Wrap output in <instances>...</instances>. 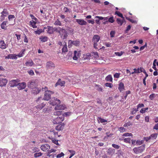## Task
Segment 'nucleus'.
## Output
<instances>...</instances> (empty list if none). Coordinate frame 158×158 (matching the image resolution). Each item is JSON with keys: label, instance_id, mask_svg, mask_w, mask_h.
<instances>
[{"label": "nucleus", "instance_id": "nucleus-8", "mask_svg": "<svg viewBox=\"0 0 158 158\" xmlns=\"http://www.w3.org/2000/svg\"><path fill=\"white\" fill-rule=\"evenodd\" d=\"M19 82L18 79L12 80L10 81L9 84L11 87H14L17 86Z\"/></svg>", "mask_w": 158, "mask_h": 158}, {"label": "nucleus", "instance_id": "nucleus-1", "mask_svg": "<svg viewBox=\"0 0 158 158\" xmlns=\"http://www.w3.org/2000/svg\"><path fill=\"white\" fill-rule=\"evenodd\" d=\"M42 101H43V99H42V98L41 97L39 98L36 100V103L39 104L36 106L37 109H41L45 106V104L42 102Z\"/></svg>", "mask_w": 158, "mask_h": 158}, {"label": "nucleus", "instance_id": "nucleus-40", "mask_svg": "<svg viewBox=\"0 0 158 158\" xmlns=\"http://www.w3.org/2000/svg\"><path fill=\"white\" fill-rule=\"evenodd\" d=\"M10 59H17V55L15 54H10Z\"/></svg>", "mask_w": 158, "mask_h": 158}, {"label": "nucleus", "instance_id": "nucleus-27", "mask_svg": "<svg viewBox=\"0 0 158 158\" xmlns=\"http://www.w3.org/2000/svg\"><path fill=\"white\" fill-rule=\"evenodd\" d=\"M36 22L34 20H32L30 22V25L31 27H32L33 28H36L37 27L36 25Z\"/></svg>", "mask_w": 158, "mask_h": 158}, {"label": "nucleus", "instance_id": "nucleus-2", "mask_svg": "<svg viewBox=\"0 0 158 158\" xmlns=\"http://www.w3.org/2000/svg\"><path fill=\"white\" fill-rule=\"evenodd\" d=\"M145 144H143L138 147H135L133 149L134 153L136 154L142 152L145 149Z\"/></svg>", "mask_w": 158, "mask_h": 158}, {"label": "nucleus", "instance_id": "nucleus-3", "mask_svg": "<svg viewBox=\"0 0 158 158\" xmlns=\"http://www.w3.org/2000/svg\"><path fill=\"white\" fill-rule=\"evenodd\" d=\"M64 120V117L62 115L60 116H58L57 117L54 119L53 123L54 124L61 123Z\"/></svg>", "mask_w": 158, "mask_h": 158}, {"label": "nucleus", "instance_id": "nucleus-6", "mask_svg": "<svg viewBox=\"0 0 158 158\" xmlns=\"http://www.w3.org/2000/svg\"><path fill=\"white\" fill-rule=\"evenodd\" d=\"M79 43L80 41L78 40L72 41L71 40H69L68 41V47L69 48H70L72 46V45L77 46L79 45Z\"/></svg>", "mask_w": 158, "mask_h": 158}, {"label": "nucleus", "instance_id": "nucleus-25", "mask_svg": "<svg viewBox=\"0 0 158 158\" xmlns=\"http://www.w3.org/2000/svg\"><path fill=\"white\" fill-rule=\"evenodd\" d=\"M79 56V53L77 51L75 50L73 53V59L75 60H77L78 57Z\"/></svg>", "mask_w": 158, "mask_h": 158}, {"label": "nucleus", "instance_id": "nucleus-20", "mask_svg": "<svg viewBox=\"0 0 158 158\" xmlns=\"http://www.w3.org/2000/svg\"><path fill=\"white\" fill-rule=\"evenodd\" d=\"M46 67L48 68H54L55 65L54 63L52 61H49L46 63Z\"/></svg>", "mask_w": 158, "mask_h": 158}, {"label": "nucleus", "instance_id": "nucleus-54", "mask_svg": "<svg viewBox=\"0 0 158 158\" xmlns=\"http://www.w3.org/2000/svg\"><path fill=\"white\" fill-rule=\"evenodd\" d=\"M144 141L143 140H137L136 141V143L139 145H140L143 143Z\"/></svg>", "mask_w": 158, "mask_h": 158}, {"label": "nucleus", "instance_id": "nucleus-55", "mask_svg": "<svg viewBox=\"0 0 158 158\" xmlns=\"http://www.w3.org/2000/svg\"><path fill=\"white\" fill-rule=\"evenodd\" d=\"M156 59L154 60V61H153V67H152V68L155 70H156V69H157L156 68Z\"/></svg>", "mask_w": 158, "mask_h": 158}, {"label": "nucleus", "instance_id": "nucleus-50", "mask_svg": "<svg viewBox=\"0 0 158 158\" xmlns=\"http://www.w3.org/2000/svg\"><path fill=\"white\" fill-rule=\"evenodd\" d=\"M92 56L95 58L97 59L99 57V56L98 55V53L97 52H94L93 53Z\"/></svg>", "mask_w": 158, "mask_h": 158}, {"label": "nucleus", "instance_id": "nucleus-33", "mask_svg": "<svg viewBox=\"0 0 158 158\" xmlns=\"http://www.w3.org/2000/svg\"><path fill=\"white\" fill-rule=\"evenodd\" d=\"M63 111H56L54 112V115H58V116H60L62 115Z\"/></svg>", "mask_w": 158, "mask_h": 158}, {"label": "nucleus", "instance_id": "nucleus-31", "mask_svg": "<svg viewBox=\"0 0 158 158\" xmlns=\"http://www.w3.org/2000/svg\"><path fill=\"white\" fill-rule=\"evenodd\" d=\"M105 80L107 81H110V82H112L113 78L111 75H109L106 76L105 78Z\"/></svg>", "mask_w": 158, "mask_h": 158}, {"label": "nucleus", "instance_id": "nucleus-24", "mask_svg": "<svg viewBox=\"0 0 158 158\" xmlns=\"http://www.w3.org/2000/svg\"><path fill=\"white\" fill-rule=\"evenodd\" d=\"M65 108V106L59 104L55 106V109L56 110H64Z\"/></svg>", "mask_w": 158, "mask_h": 158}, {"label": "nucleus", "instance_id": "nucleus-21", "mask_svg": "<svg viewBox=\"0 0 158 158\" xmlns=\"http://www.w3.org/2000/svg\"><path fill=\"white\" fill-rule=\"evenodd\" d=\"M118 89L121 92L125 90L124 85L123 82H121L119 83L118 85Z\"/></svg>", "mask_w": 158, "mask_h": 158}, {"label": "nucleus", "instance_id": "nucleus-11", "mask_svg": "<svg viewBox=\"0 0 158 158\" xmlns=\"http://www.w3.org/2000/svg\"><path fill=\"white\" fill-rule=\"evenodd\" d=\"M7 81V80L6 78H0V86L3 87L6 86Z\"/></svg>", "mask_w": 158, "mask_h": 158}, {"label": "nucleus", "instance_id": "nucleus-60", "mask_svg": "<svg viewBox=\"0 0 158 158\" xmlns=\"http://www.w3.org/2000/svg\"><path fill=\"white\" fill-rule=\"evenodd\" d=\"M64 156V153L63 152H61L60 153L58 154L56 156V157L57 158H60L61 157L63 156Z\"/></svg>", "mask_w": 158, "mask_h": 158}, {"label": "nucleus", "instance_id": "nucleus-38", "mask_svg": "<svg viewBox=\"0 0 158 158\" xmlns=\"http://www.w3.org/2000/svg\"><path fill=\"white\" fill-rule=\"evenodd\" d=\"M115 14L117 15L118 16L122 18L123 19L124 18L123 16V14L118 11H116L115 13Z\"/></svg>", "mask_w": 158, "mask_h": 158}, {"label": "nucleus", "instance_id": "nucleus-64", "mask_svg": "<svg viewBox=\"0 0 158 158\" xmlns=\"http://www.w3.org/2000/svg\"><path fill=\"white\" fill-rule=\"evenodd\" d=\"M120 75L119 73H116L114 74V76L115 78H118L119 77Z\"/></svg>", "mask_w": 158, "mask_h": 158}, {"label": "nucleus", "instance_id": "nucleus-5", "mask_svg": "<svg viewBox=\"0 0 158 158\" xmlns=\"http://www.w3.org/2000/svg\"><path fill=\"white\" fill-rule=\"evenodd\" d=\"M61 102L60 100L56 98H54L53 100H51L48 103L50 105L52 106H57L60 104Z\"/></svg>", "mask_w": 158, "mask_h": 158}, {"label": "nucleus", "instance_id": "nucleus-23", "mask_svg": "<svg viewBox=\"0 0 158 158\" xmlns=\"http://www.w3.org/2000/svg\"><path fill=\"white\" fill-rule=\"evenodd\" d=\"M40 88L39 89L36 87L31 89V92L34 94H37L40 92Z\"/></svg>", "mask_w": 158, "mask_h": 158}, {"label": "nucleus", "instance_id": "nucleus-37", "mask_svg": "<svg viewBox=\"0 0 158 158\" xmlns=\"http://www.w3.org/2000/svg\"><path fill=\"white\" fill-rule=\"evenodd\" d=\"M108 22L111 23H113L114 22V19L113 16H112L109 17L108 20Z\"/></svg>", "mask_w": 158, "mask_h": 158}, {"label": "nucleus", "instance_id": "nucleus-48", "mask_svg": "<svg viewBox=\"0 0 158 158\" xmlns=\"http://www.w3.org/2000/svg\"><path fill=\"white\" fill-rule=\"evenodd\" d=\"M98 119L99 120L100 122L101 123H103L107 122V121L106 120L102 118L101 117H99Z\"/></svg>", "mask_w": 158, "mask_h": 158}, {"label": "nucleus", "instance_id": "nucleus-28", "mask_svg": "<svg viewBox=\"0 0 158 158\" xmlns=\"http://www.w3.org/2000/svg\"><path fill=\"white\" fill-rule=\"evenodd\" d=\"M114 149L111 148H109L107 151V153L110 155H112L114 153Z\"/></svg>", "mask_w": 158, "mask_h": 158}, {"label": "nucleus", "instance_id": "nucleus-41", "mask_svg": "<svg viewBox=\"0 0 158 158\" xmlns=\"http://www.w3.org/2000/svg\"><path fill=\"white\" fill-rule=\"evenodd\" d=\"M132 125V124L130 122H128L127 123H126L123 125L124 127H129L130 126Z\"/></svg>", "mask_w": 158, "mask_h": 158}, {"label": "nucleus", "instance_id": "nucleus-19", "mask_svg": "<svg viewBox=\"0 0 158 158\" xmlns=\"http://www.w3.org/2000/svg\"><path fill=\"white\" fill-rule=\"evenodd\" d=\"M100 37L98 35H95L92 39L93 43H98L100 40Z\"/></svg>", "mask_w": 158, "mask_h": 158}, {"label": "nucleus", "instance_id": "nucleus-52", "mask_svg": "<svg viewBox=\"0 0 158 158\" xmlns=\"http://www.w3.org/2000/svg\"><path fill=\"white\" fill-rule=\"evenodd\" d=\"M112 146L114 148L116 149H118L120 148V146L118 145L115 144H112Z\"/></svg>", "mask_w": 158, "mask_h": 158}, {"label": "nucleus", "instance_id": "nucleus-43", "mask_svg": "<svg viewBox=\"0 0 158 158\" xmlns=\"http://www.w3.org/2000/svg\"><path fill=\"white\" fill-rule=\"evenodd\" d=\"M54 28V31H56L58 32L59 33V31H60L63 28H61L60 27H55Z\"/></svg>", "mask_w": 158, "mask_h": 158}, {"label": "nucleus", "instance_id": "nucleus-63", "mask_svg": "<svg viewBox=\"0 0 158 158\" xmlns=\"http://www.w3.org/2000/svg\"><path fill=\"white\" fill-rule=\"evenodd\" d=\"M126 18L127 20L130 21V22H131L132 23H135V21H134V20H133L132 19H130V18H129L128 17H126Z\"/></svg>", "mask_w": 158, "mask_h": 158}, {"label": "nucleus", "instance_id": "nucleus-34", "mask_svg": "<svg viewBox=\"0 0 158 158\" xmlns=\"http://www.w3.org/2000/svg\"><path fill=\"white\" fill-rule=\"evenodd\" d=\"M124 20H122L119 18H117L116 19V21L118 24H119L120 26L122 25L123 23Z\"/></svg>", "mask_w": 158, "mask_h": 158}, {"label": "nucleus", "instance_id": "nucleus-51", "mask_svg": "<svg viewBox=\"0 0 158 158\" xmlns=\"http://www.w3.org/2000/svg\"><path fill=\"white\" fill-rule=\"evenodd\" d=\"M158 134L157 133H154L152 134L151 135V138L152 139H155L157 137Z\"/></svg>", "mask_w": 158, "mask_h": 158}, {"label": "nucleus", "instance_id": "nucleus-59", "mask_svg": "<svg viewBox=\"0 0 158 158\" xmlns=\"http://www.w3.org/2000/svg\"><path fill=\"white\" fill-rule=\"evenodd\" d=\"M123 52L121 51L120 52H115V54H116V56H121L122 54H123Z\"/></svg>", "mask_w": 158, "mask_h": 158}, {"label": "nucleus", "instance_id": "nucleus-35", "mask_svg": "<svg viewBox=\"0 0 158 158\" xmlns=\"http://www.w3.org/2000/svg\"><path fill=\"white\" fill-rule=\"evenodd\" d=\"M62 50L63 52H65L68 51V49L67 48L66 43H65V44L64 45L63 48H62Z\"/></svg>", "mask_w": 158, "mask_h": 158}, {"label": "nucleus", "instance_id": "nucleus-58", "mask_svg": "<svg viewBox=\"0 0 158 158\" xmlns=\"http://www.w3.org/2000/svg\"><path fill=\"white\" fill-rule=\"evenodd\" d=\"M42 32V30L41 29H39L37 30V31H35V33L36 34L40 35Z\"/></svg>", "mask_w": 158, "mask_h": 158}, {"label": "nucleus", "instance_id": "nucleus-44", "mask_svg": "<svg viewBox=\"0 0 158 158\" xmlns=\"http://www.w3.org/2000/svg\"><path fill=\"white\" fill-rule=\"evenodd\" d=\"M131 139L130 138H125L124 139V142L127 143H131Z\"/></svg>", "mask_w": 158, "mask_h": 158}, {"label": "nucleus", "instance_id": "nucleus-29", "mask_svg": "<svg viewBox=\"0 0 158 158\" xmlns=\"http://www.w3.org/2000/svg\"><path fill=\"white\" fill-rule=\"evenodd\" d=\"M7 23V21L3 22L1 25V27L2 29H6L7 28L6 24Z\"/></svg>", "mask_w": 158, "mask_h": 158}, {"label": "nucleus", "instance_id": "nucleus-39", "mask_svg": "<svg viewBox=\"0 0 158 158\" xmlns=\"http://www.w3.org/2000/svg\"><path fill=\"white\" fill-rule=\"evenodd\" d=\"M48 37L46 36L41 37L40 38V39L42 42H45L47 41Z\"/></svg>", "mask_w": 158, "mask_h": 158}, {"label": "nucleus", "instance_id": "nucleus-46", "mask_svg": "<svg viewBox=\"0 0 158 158\" xmlns=\"http://www.w3.org/2000/svg\"><path fill=\"white\" fill-rule=\"evenodd\" d=\"M51 135H53L54 136V138L56 137V135H58V132H56L54 130H53L52 131H51Z\"/></svg>", "mask_w": 158, "mask_h": 158}, {"label": "nucleus", "instance_id": "nucleus-13", "mask_svg": "<svg viewBox=\"0 0 158 158\" xmlns=\"http://www.w3.org/2000/svg\"><path fill=\"white\" fill-rule=\"evenodd\" d=\"M8 47V44H6L4 40L0 41V48L4 49H6Z\"/></svg>", "mask_w": 158, "mask_h": 158}, {"label": "nucleus", "instance_id": "nucleus-32", "mask_svg": "<svg viewBox=\"0 0 158 158\" xmlns=\"http://www.w3.org/2000/svg\"><path fill=\"white\" fill-rule=\"evenodd\" d=\"M25 51V49H22L20 52L17 55V56L19 57L23 56L24 54Z\"/></svg>", "mask_w": 158, "mask_h": 158}, {"label": "nucleus", "instance_id": "nucleus-18", "mask_svg": "<svg viewBox=\"0 0 158 158\" xmlns=\"http://www.w3.org/2000/svg\"><path fill=\"white\" fill-rule=\"evenodd\" d=\"M65 82L64 81H61L60 79H59L57 82L55 84V86L56 87L58 85H60L62 86L64 85Z\"/></svg>", "mask_w": 158, "mask_h": 158}, {"label": "nucleus", "instance_id": "nucleus-12", "mask_svg": "<svg viewBox=\"0 0 158 158\" xmlns=\"http://www.w3.org/2000/svg\"><path fill=\"white\" fill-rule=\"evenodd\" d=\"M65 125L64 123L60 124L56 126L55 129L58 131H62L64 129Z\"/></svg>", "mask_w": 158, "mask_h": 158}, {"label": "nucleus", "instance_id": "nucleus-47", "mask_svg": "<svg viewBox=\"0 0 158 158\" xmlns=\"http://www.w3.org/2000/svg\"><path fill=\"white\" fill-rule=\"evenodd\" d=\"M134 70L135 73H141L142 72V71L141 70V68H140V71H139V68H138L137 69H134Z\"/></svg>", "mask_w": 158, "mask_h": 158}, {"label": "nucleus", "instance_id": "nucleus-26", "mask_svg": "<svg viewBox=\"0 0 158 158\" xmlns=\"http://www.w3.org/2000/svg\"><path fill=\"white\" fill-rule=\"evenodd\" d=\"M34 62L31 59L28 60L25 63V65L27 66H31L34 64Z\"/></svg>", "mask_w": 158, "mask_h": 158}, {"label": "nucleus", "instance_id": "nucleus-16", "mask_svg": "<svg viewBox=\"0 0 158 158\" xmlns=\"http://www.w3.org/2000/svg\"><path fill=\"white\" fill-rule=\"evenodd\" d=\"M40 148L43 151H46L49 149L50 146L48 144H46L42 145Z\"/></svg>", "mask_w": 158, "mask_h": 158}, {"label": "nucleus", "instance_id": "nucleus-49", "mask_svg": "<svg viewBox=\"0 0 158 158\" xmlns=\"http://www.w3.org/2000/svg\"><path fill=\"white\" fill-rule=\"evenodd\" d=\"M105 85L106 87H109L110 88H111L113 87V84L112 83H106L105 84Z\"/></svg>", "mask_w": 158, "mask_h": 158}, {"label": "nucleus", "instance_id": "nucleus-45", "mask_svg": "<svg viewBox=\"0 0 158 158\" xmlns=\"http://www.w3.org/2000/svg\"><path fill=\"white\" fill-rule=\"evenodd\" d=\"M40 150L39 148L36 147H33L32 148V152H38Z\"/></svg>", "mask_w": 158, "mask_h": 158}, {"label": "nucleus", "instance_id": "nucleus-22", "mask_svg": "<svg viewBox=\"0 0 158 158\" xmlns=\"http://www.w3.org/2000/svg\"><path fill=\"white\" fill-rule=\"evenodd\" d=\"M91 55V54L89 53L83 55V59L84 60H89L90 59Z\"/></svg>", "mask_w": 158, "mask_h": 158}, {"label": "nucleus", "instance_id": "nucleus-62", "mask_svg": "<svg viewBox=\"0 0 158 158\" xmlns=\"http://www.w3.org/2000/svg\"><path fill=\"white\" fill-rule=\"evenodd\" d=\"M99 86H100L99 85H96V86L98 87V88H97V90L98 91H101V92H102V88L101 87H99Z\"/></svg>", "mask_w": 158, "mask_h": 158}, {"label": "nucleus", "instance_id": "nucleus-61", "mask_svg": "<svg viewBox=\"0 0 158 158\" xmlns=\"http://www.w3.org/2000/svg\"><path fill=\"white\" fill-rule=\"evenodd\" d=\"M131 26L130 25H129L127 26L126 29L125 30V32L126 33H127L128 31L131 29Z\"/></svg>", "mask_w": 158, "mask_h": 158}, {"label": "nucleus", "instance_id": "nucleus-4", "mask_svg": "<svg viewBox=\"0 0 158 158\" xmlns=\"http://www.w3.org/2000/svg\"><path fill=\"white\" fill-rule=\"evenodd\" d=\"M53 91L48 90L44 92V99L45 100L48 101L51 98V95L54 94Z\"/></svg>", "mask_w": 158, "mask_h": 158}, {"label": "nucleus", "instance_id": "nucleus-56", "mask_svg": "<svg viewBox=\"0 0 158 158\" xmlns=\"http://www.w3.org/2000/svg\"><path fill=\"white\" fill-rule=\"evenodd\" d=\"M119 130L121 132H123L125 131H126L127 129L124 128L123 127H120L119 128Z\"/></svg>", "mask_w": 158, "mask_h": 158}, {"label": "nucleus", "instance_id": "nucleus-7", "mask_svg": "<svg viewBox=\"0 0 158 158\" xmlns=\"http://www.w3.org/2000/svg\"><path fill=\"white\" fill-rule=\"evenodd\" d=\"M59 33L63 39H66L68 37L67 32L63 28L60 31H59Z\"/></svg>", "mask_w": 158, "mask_h": 158}, {"label": "nucleus", "instance_id": "nucleus-15", "mask_svg": "<svg viewBox=\"0 0 158 158\" xmlns=\"http://www.w3.org/2000/svg\"><path fill=\"white\" fill-rule=\"evenodd\" d=\"M76 21L80 25H84L87 24L86 22L82 19H76Z\"/></svg>", "mask_w": 158, "mask_h": 158}, {"label": "nucleus", "instance_id": "nucleus-9", "mask_svg": "<svg viewBox=\"0 0 158 158\" xmlns=\"http://www.w3.org/2000/svg\"><path fill=\"white\" fill-rule=\"evenodd\" d=\"M1 19L3 20L5 17H6L9 14L8 11L6 9H4L1 13Z\"/></svg>", "mask_w": 158, "mask_h": 158}, {"label": "nucleus", "instance_id": "nucleus-30", "mask_svg": "<svg viewBox=\"0 0 158 158\" xmlns=\"http://www.w3.org/2000/svg\"><path fill=\"white\" fill-rule=\"evenodd\" d=\"M49 138L51 139L52 142L56 145H58V140H57L55 138L52 136L50 137Z\"/></svg>", "mask_w": 158, "mask_h": 158}, {"label": "nucleus", "instance_id": "nucleus-17", "mask_svg": "<svg viewBox=\"0 0 158 158\" xmlns=\"http://www.w3.org/2000/svg\"><path fill=\"white\" fill-rule=\"evenodd\" d=\"M27 85L28 87L32 89L36 87V84L34 81H30L28 83Z\"/></svg>", "mask_w": 158, "mask_h": 158}, {"label": "nucleus", "instance_id": "nucleus-10", "mask_svg": "<svg viewBox=\"0 0 158 158\" xmlns=\"http://www.w3.org/2000/svg\"><path fill=\"white\" fill-rule=\"evenodd\" d=\"M46 29V31L49 34H52L54 32V28L52 27L47 26V27H44V29Z\"/></svg>", "mask_w": 158, "mask_h": 158}, {"label": "nucleus", "instance_id": "nucleus-53", "mask_svg": "<svg viewBox=\"0 0 158 158\" xmlns=\"http://www.w3.org/2000/svg\"><path fill=\"white\" fill-rule=\"evenodd\" d=\"M132 136V135L131 133H125L123 134L122 135L123 136Z\"/></svg>", "mask_w": 158, "mask_h": 158}, {"label": "nucleus", "instance_id": "nucleus-42", "mask_svg": "<svg viewBox=\"0 0 158 158\" xmlns=\"http://www.w3.org/2000/svg\"><path fill=\"white\" fill-rule=\"evenodd\" d=\"M42 154V153L40 152L36 153L34 154V156L35 158H37L41 156Z\"/></svg>", "mask_w": 158, "mask_h": 158}, {"label": "nucleus", "instance_id": "nucleus-14", "mask_svg": "<svg viewBox=\"0 0 158 158\" xmlns=\"http://www.w3.org/2000/svg\"><path fill=\"white\" fill-rule=\"evenodd\" d=\"M17 86H18V89L19 90H21L25 88L26 86V84L24 82H23L21 83H18V85Z\"/></svg>", "mask_w": 158, "mask_h": 158}, {"label": "nucleus", "instance_id": "nucleus-57", "mask_svg": "<svg viewBox=\"0 0 158 158\" xmlns=\"http://www.w3.org/2000/svg\"><path fill=\"white\" fill-rule=\"evenodd\" d=\"M68 151L70 153V155L73 156L75 154V152L74 150H68Z\"/></svg>", "mask_w": 158, "mask_h": 158}, {"label": "nucleus", "instance_id": "nucleus-36", "mask_svg": "<svg viewBox=\"0 0 158 158\" xmlns=\"http://www.w3.org/2000/svg\"><path fill=\"white\" fill-rule=\"evenodd\" d=\"M54 24L56 26H61V22L59 21L58 19L54 23Z\"/></svg>", "mask_w": 158, "mask_h": 158}]
</instances>
